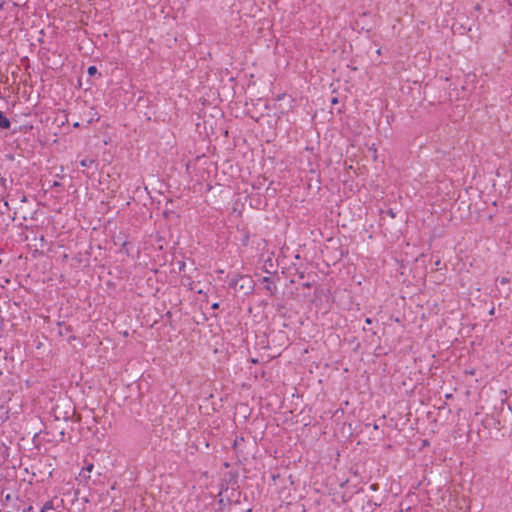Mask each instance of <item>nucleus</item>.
<instances>
[{"instance_id":"obj_1","label":"nucleus","mask_w":512,"mask_h":512,"mask_svg":"<svg viewBox=\"0 0 512 512\" xmlns=\"http://www.w3.org/2000/svg\"><path fill=\"white\" fill-rule=\"evenodd\" d=\"M93 468H94V465L92 463H88L85 467H83V469L79 475L85 479H89L90 473L93 470Z\"/></svg>"},{"instance_id":"obj_2","label":"nucleus","mask_w":512,"mask_h":512,"mask_svg":"<svg viewBox=\"0 0 512 512\" xmlns=\"http://www.w3.org/2000/svg\"><path fill=\"white\" fill-rule=\"evenodd\" d=\"M11 126L10 120L4 115L2 111H0V128L8 129Z\"/></svg>"},{"instance_id":"obj_4","label":"nucleus","mask_w":512,"mask_h":512,"mask_svg":"<svg viewBox=\"0 0 512 512\" xmlns=\"http://www.w3.org/2000/svg\"><path fill=\"white\" fill-rule=\"evenodd\" d=\"M96 72H97V68H96L95 66H90V67L88 68V73H89L90 75H93V74H95Z\"/></svg>"},{"instance_id":"obj_8","label":"nucleus","mask_w":512,"mask_h":512,"mask_svg":"<svg viewBox=\"0 0 512 512\" xmlns=\"http://www.w3.org/2000/svg\"><path fill=\"white\" fill-rule=\"evenodd\" d=\"M376 53H377L378 55H381V48H378V49L376 50Z\"/></svg>"},{"instance_id":"obj_9","label":"nucleus","mask_w":512,"mask_h":512,"mask_svg":"<svg viewBox=\"0 0 512 512\" xmlns=\"http://www.w3.org/2000/svg\"><path fill=\"white\" fill-rule=\"evenodd\" d=\"M366 323L370 324V323H371V319H370V318H367V319H366Z\"/></svg>"},{"instance_id":"obj_6","label":"nucleus","mask_w":512,"mask_h":512,"mask_svg":"<svg viewBox=\"0 0 512 512\" xmlns=\"http://www.w3.org/2000/svg\"><path fill=\"white\" fill-rule=\"evenodd\" d=\"M33 510V507L32 506H28L27 508H25L23 510V512H31Z\"/></svg>"},{"instance_id":"obj_10","label":"nucleus","mask_w":512,"mask_h":512,"mask_svg":"<svg viewBox=\"0 0 512 512\" xmlns=\"http://www.w3.org/2000/svg\"><path fill=\"white\" fill-rule=\"evenodd\" d=\"M73 126H74V127H79V123H78V122H76V123H74V124H73Z\"/></svg>"},{"instance_id":"obj_5","label":"nucleus","mask_w":512,"mask_h":512,"mask_svg":"<svg viewBox=\"0 0 512 512\" xmlns=\"http://www.w3.org/2000/svg\"><path fill=\"white\" fill-rule=\"evenodd\" d=\"M212 309L217 310L219 308V303L215 302L212 304Z\"/></svg>"},{"instance_id":"obj_7","label":"nucleus","mask_w":512,"mask_h":512,"mask_svg":"<svg viewBox=\"0 0 512 512\" xmlns=\"http://www.w3.org/2000/svg\"><path fill=\"white\" fill-rule=\"evenodd\" d=\"M507 282H508V280H507L506 278L501 279V283H502V284H505V283H507Z\"/></svg>"},{"instance_id":"obj_3","label":"nucleus","mask_w":512,"mask_h":512,"mask_svg":"<svg viewBox=\"0 0 512 512\" xmlns=\"http://www.w3.org/2000/svg\"><path fill=\"white\" fill-rule=\"evenodd\" d=\"M94 163L93 159L85 158L80 161V165L85 168H89Z\"/></svg>"}]
</instances>
